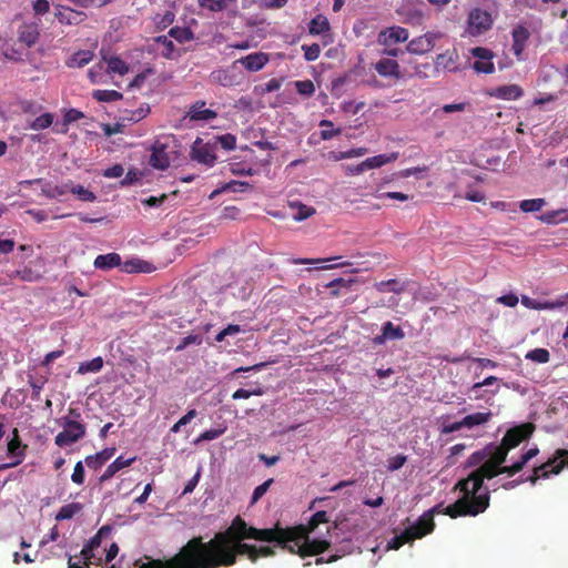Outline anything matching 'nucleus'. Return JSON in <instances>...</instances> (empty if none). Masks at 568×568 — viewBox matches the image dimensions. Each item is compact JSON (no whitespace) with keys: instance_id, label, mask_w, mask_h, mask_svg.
Here are the masks:
<instances>
[{"instance_id":"f257e3e1","label":"nucleus","mask_w":568,"mask_h":568,"mask_svg":"<svg viewBox=\"0 0 568 568\" xmlns=\"http://www.w3.org/2000/svg\"><path fill=\"white\" fill-rule=\"evenodd\" d=\"M247 539L276 542L280 549L296 554L300 558L324 554L331 545L326 538H311L304 532L303 527H281L280 524H276L272 528L257 529L246 524L241 516H235L231 526L214 534V537L204 541V545L247 544L245 542Z\"/></svg>"},{"instance_id":"f03ea898","label":"nucleus","mask_w":568,"mask_h":568,"mask_svg":"<svg viewBox=\"0 0 568 568\" xmlns=\"http://www.w3.org/2000/svg\"><path fill=\"white\" fill-rule=\"evenodd\" d=\"M181 557L195 568H222L235 565L236 558L246 557L252 564L260 558L276 555L274 547L251 544H203V538L194 537L179 549Z\"/></svg>"},{"instance_id":"7ed1b4c3","label":"nucleus","mask_w":568,"mask_h":568,"mask_svg":"<svg viewBox=\"0 0 568 568\" xmlns=\"http://www.w3.org/2000/svg\"><path fill=\"white\" fill-rule=\"evenodd\" d=\"M456 489L462 491L463 496L453 505L444 508H442V505L434 506L433 508L438 507L435 515L444 514L453 519L467 516L476 517L489 507V493L487 490L479 493L481 488H476L473 485L462 487L459 483L456 484Z\"/></svg>"},{"instance_id":"20e7f679","label":"nucleus","mask_w":568,"mask_h":568,"mask_svg":"<svg viewBox=\"0 0 568 568\" xmlns=\"http://www.w3.org/2000/svg\"><path fill=\"white\" fill-rule=\"evenodd\" d=\"M514 448L496 447L495 444H488L484 449L488 450V460L483 463L475 471L468 474V477L459 480V486L465 487L467 485H474L476 488H481L484 480H491L494 477L499 475H507L513 477L519 471H510V465L504 466L507 460L508 453Z\"/></svg>"},{"instance_id":"39448f33","label":"nucleus","mask_w":568,"mask_h":568,"mask_svg":"<svg viewBox=\"0 0 568 568\" xmlns=\"http://www.w3.org/2000/svg\"><path fill=\"white\" fill-rule=\"evenodd\" d=\"M436 509L437 507L426 510L423 516L418 517L414 525L406 527L403 532L392 538L390 541H388L387 548L390 550H398L405 544H408L415 539H422L426 535L432 534L434 530L433 517Z\"/></svg>"},{"instance_id":"423d86ee","label":"nucleus","mask_w":568,"mask_h":568,"mask_svg":"<svg viewBox=\"0 0 568 568\" xmlns=\"http://www.w3.org/2000/svg\"><path fill=\"white\" fill-rule=\"evenodd\" d=\"M534 430L535 426L530 422L514 426L507 429L506 434H504L503 440H500V444L495 445V447L514 449L520 444L527 442L531 434H534Z\"/></svg>"},{"instance_id":"0eeeda50","label":"nucleus","mask_w":568,"mask_h":568,"mask_svg":"<svg viewBox=\"0 0 568 568\" xmlns=\"http://www.w3.org/2000/svg\"><path fill=\"white\" fill-rule=\"evenodd\" d=\"M84 424L70 418H63V430L54 436V445L58 447L71 446L84 437Z\"/></svg>"},{"instance_id":"6e6552de","label":"nucleus","mask_w":568,"mask_h":568,"mask_svg":"<svg viewBox=\"0 0 568 568\" xmlns=\"http://www.w3.org/2000/svg\"><path fill=\"white\" fill-rule=\"evenodd\" d=\"M493 27L490 13L479 8L471 9L467 18V33L470 37L481 36Z\"/></svg>"},{"instance_id":"1a4fd4ad","label":"nucleus","mask_w":568,"mask_h":568,"mask_svg":"<svg viewBox=\"0 0 568 568\" xmlns=\"http://www.w3.org/2000/svg\"><path fill=\"white\" fill-rule=\"evenodd\" d=\"M214 151V144L196 138L191 144L190 159L195 163L213 166L215 162Z\"/></svg>"},{"instance_id":"9d476101","label":"nucleus","mask_w":568,"mask_h":568,"mask_svg":"<svg viewBox=\"0 0 568 568\" xmlns=\"http://www.w3.org/2000/svg\"><path fill=\"white\" fill-rule=\"evenodd\" d=\"M169 139L156 140L151 146V158H149V165L156 170H165L170 168L171 158L168 152Z\"/></svg>"},{"instance_id":"9b49d317","label":"nucleus","mask_w":568,"mask_h":568,"mask_svg":"<svg viewBox=\"0 0 568 568\" xmlns=\"http://www.w3.org/2000/svg\"><path fill=\"white\" fill-rule=\"evenodd\" d=\"M54 19L62 26H79L84 22L85 13L63 4H54Z\"/></svg>"},{"instance_id":"f8f14e48","label":"nucleus","mask_w":568,"mask_h":568,"mask_svg":"<svg viewBox=\"0 0 568 568\" xmlns=\"http://www.w3.org/2000/svg\"><path fill=\"white\" fill-rule=\"evenodd\" d=\"M110 568H114L111 566ZM138 568H194L185 558L175 552L171 558L166 559H151L140 564Z\"/></svg>"},{"instance_id":"ddd939ff","label":"nucleus","mask_w":568,"mask_h":568,"mask_svg":"<svg viewBox=\"0 0 568 568\" xmlns=\"http://www.w3.org/2000/svg\"><path fill=\"white\" fill-rule=\"evenodd\" d=\"M408 37L409 32H407L406 29L393 26L386 30L379 31L378 43L385 48H389L393 44L405 43Z\"/></svg>"},{"instance_id":"4468645a","label":"nucleus","mask_w":568,"mask_h":568,"mask_svg":"<svg viewBox=\"0 0 568 568\" xmlns=\"http://www.w3.org/2000/svg\"><path fill=\"white\" fill-rule=\"evenodd\" d=\"M511 52L518 61L523 60V52H525L526 43H528V39H530V31L525 27V24L519 23L513 28L511 31Z\"/></svg>"},{"instance_id":"2eb2a0df","label":"nucleus","mask_w":568,"mask_h":568,"mask_svg":"<svg viewBox=\"0 0 568 568\" xmlns=\"http://www.w3.org/2000/svg\"><path fill=\"white\" fill-rule=\"evenodd\" d=\"M434 39H436V37L432 32L418 36L409 40L408 45H406V51L414 55L427 54L434 48Z\"/></svg>"},{"instance_id":"dca6fc26","label":"nucleus","mask_w":568,"mask_h":568,"mask_svg":"<svg viewBox=\"0 0 568 568\" xmlns=\"http://www.w3.org/2000/svg\"><path fill=\"white\" fill-rule=\"evenodd\" d=\"M40 38V24L34 21L24 22L19 26L18 29V41L27 48L37 44Z\"/></svg>"},{"instance_id":"f3484780","label":"nucleus","mask_w":568,"mask_h":568,"mask_svg":"<svg viewBox=\"0 0 568 568\" xmlns=\"http://www.w3.org/2000/svg\"><path fill=\"white\" fill-rule=\"evenodd\" d=\"M521 305H524L525 308H530L534 311H551L556 308H562L568 306V292L560 295L559 298L550 302H542V305H532L531 298L524 295L521 296Z\"/></svg>"},{"instance_id":"a211bd4d","label":"nucleus","mask_w":568,"mask_h":568,"mask_svg":"<svg viewBox=\"0 0 568 568\" xmlns=\"http://www.w3.org/2000/svg\"><path fill=\"white\" fill-rule=\"evenodd\" d=\"M267 54L257 52L250 53L235 60V64H240L244 69L248 70V72H258L263 67H265V64H267Z\"/></svg>"},{"instance_id":"6ab92c4d","label":"nucleus","mask_w":568,"mask_h":568,"mask_svg":"<svg viewBox=\"0 0 568 568\" xmlns=\"http://www.w3.org/2000/svg\"><path fill=\"white\" fill-rule=\"evenodd\" d=\"M374 70L384 78L400 79V67L397 61L390 58H382V60L374 63Z\"/></svg>"},{"instance_id":"aec40b11","label":"nucleus","mask_w":568,"mask_h":568,"mask_svg":"<svg viewBox=\"0 0 568 568\" xmlns=\"http://www.w3.org/2000/svg\"><path fill=\"white\" fill-rule=\"evenodd\" d=\"M135 457L123 458V456L116 457L115 460L108 465L106 470L99 477V481L104 483L110 480L116 473L134 464Z\"/></svg>"},{"instance_id":"412c9836","label":"nucleus","mask_w":568,"mask_h":568,"mask_svg":"<svg viewBox=\"0 0 568 568\" xmlns=\"http://www.w3.org/2000/svg\"><path fill=\"white\" fill-rule=\"evenodd\" d=\"M204 101H196L194 104H191L190 110H187V118H190L191 121L214 120L217 113L212 109H204Z\"/></svg>"},{"instance_id":"4be33fe9","label":"nucleus","mask_w":568,"mask_h":568,"mask_svg":"<svg viewBox=\"0 0 568 568\" xmlns=\"http://www.w3.org/2000/svg\"><path fill=\"white\" fill-rule=\"evenodd\" d=\"M489 95L498 100L515 101L523 97V90L517 84H507L494 89Z\"/></svg>"},{"instance_id":"5701e85b","label":"nucleus","mask_w":568,"mask_h":568,"mask_svg":"<svg viewBox=\"0 0 568 568\" xmlns=\"http://www.w3.org/2000/svg\"><path fill=\"white\" fill-rule=\"evenodd\" d=\"M26 449H28V445L20 440L19 430L13 428L12 437H10L9 443H7V456H9V458L23 459L26 457Z\"/></svg>"},{"instance_id":"b1692460","label":"nucleus","mask_w":568,"mask_h":568,"mask_svg":"<svg viewBox=\"0 0 568 568\" xmlns=\"http://www.w3.org/2000/svg\"><path fill=\"white\" fill-rule=\"evenodd\" d=\"M121 266V257L120 254L115 252H109L106 254H101L93 260V267L100 271H110L115 267Z\"/></svg>"},{"instance_id":"393cba45","label":"nucleus","mask_w":568,"mask_h":568,"mask_svg":"<svg viewBox=\"0 0 568 568\" xmlns=\"http://www.w3.org/2000/svg\"><path fill=\"white\" fill-rule=\"evenodd\" d=\"M116 448L114 447L102 449L100 453L84 457V464H87V467L93 470H98L103 466V464L110 460L112 456H114Z\"/></svg>"},{"instance_id":"a878e982","label":"nucleus","mask_w":568,"mask_h":568,"mask_svg":"<svg viewBox=\"0 0 568 568\" xmlns=\"http://www.w3.org/2000/svg\"><path fill=\"white\" fill-rule=\"evenodd\" d=\"M236 0H196L200 10L207 13H220L227 7L234 6Z\"/></svg>"},{"instance_id":"bb28decb","label":"nucleus","mask_w":568,"mask_h":568,"mask_svg":"<svg viewBox=\"0 0 568 568\" xmlns=\"http://www.w3.org/2000/svg\"><path fill=\"white\" fill-rule=\"evenodd\" d=\"M356 283L354 278L336 277L325 285L329 290V297H339Z\"/></svg>"},{"instance_id":"cd10ccee","label":"nucleus","mask_w":568,"mask_h":568,"mask_svg":"<svg viewBox=\"0 0 568 568\" xmlns=\"http://www.w3.org/2000/svg\"><path fill=\"white\" fill-rule=\"evenodd\" d=\"M567 455V449H557L556 454H554V457L549 458L546 463H542L541 465L534 467L532 475L530 476L548 478L549 475H552L550 471L552 464H555V462H557L559 458L566 457Z\"/></svg>"},{"instance_id":"c85d7f7f","label":"nucleus","mask_w":568,"mask_h":568,"mask_svg":"<svg viewBox=\"0 0 568 568\" xmlns=\"http://www.w3.org/2000/svg\"><path fill=\"white\" fill-rule=\"evenodd\" d=\"M397 158H398L397 152H392L389 154H377L373 158L365 159L364 162H361L358 164H361L369 170H373V169H378L381 166H384L388 163H393V162L397 161Z\"/></svg>"},{"instance_id":"c756f323","label":"nucleus","mask_w":568,"mask_h":568,"mask_svg":"<svg viewBox=\"0 0 568 568\" xmlns=\"http://www.w3.org/2000/svg\"><path fill=\"white\" fill-rule=\"evenodd\" d=\"M404 338V332L399 326L392 324V322L383 323L382 335L376 337V343L384 341H400Z\"/></svg>"},{"instance_id":"7c9ffc66","label":"nucleus","mask_w":568,"mask_h":568,"mask_svg":"<svg viewBox=\"0 0 568 568\" xmlns=\"http://www.w3.org/2000/svg\"><path fill=\"white\" fill-rule=\"evenodd\" d=\"M329 523V519L327 518V514L325 510H317L312 515L311 519H308L306 525H297L294 527H302L303 530H305V534L307 536H311L313 532H315L320 525H327Z\"/></svg>"},{"instance_id":"2f4dec72","label":"nucleus","mask_w":568,"mask_h":568,"mask_svg":"<svg viewBox=\"0 0 568 568\" xmlns=\"http://www.w3.org/2000/svg\"><path fill=\"white\" fill-rule=\"evenodd\" d=\"M150 112V108L146 104L141 105L135 110H124L120 112V120L124 122H133L136 123L143 120L146 114Z\"/></svg>"},{"instance_id":"473e14b6","label":"nucleus","mask_w":568,"mask_h":568,"mask_svg":"<svg viewBox=\"0 0 568 568\" xmlns=\"http://www.w3.org/2000/svg\"><path fill=\"white\" fill-rule=\"evenodd\" d=\"M91 59H93V53L91 51H79L67 59V67L71 69H80L90 63Z\"/></svg>"},{"instance_id":"72a5a7b5","label":"nucleus","mask_w":568,"mask_h":568,"mask_svg":"<svg viewBox=\"0 0 568 568\" xmlns=\"http://www.w3.org/2000/svg\"><path fill=\"white\" fill-rule=\"evenodd\" d=\"M328 31L329 21L322 14L312 18L311 23H308V33H311V36H320Z\"/></svg>"},{"instance_id":"f704fd0d","label":"nucleus","mask_w":568,"mask_h":568,"mask_svg":"<svg viewBox=\"0 0 568 568\" xmlns=\"http://www.w3.org/2000/svg\"><path fill=\"white\" fill-rule=\"evenodd\" d=\"M490 417H493V414L488 410V412H479V413H475V414H469L465 417H463L462 422L463 425H466L467 428H473V427H476L478 425H483L485 423H488L490 420Z\"/></svg>"},{"instance_id":"c9c22d12","label":"nucleus","mask_w":568,"mask_h":568,"mask_svg":"<svg viewBox=\"0 0 568 568\" xmlns=\"http://www.w3.org/2000/svg\"><path fill=\"white\" fill-rule=\"evenodd\" d=\"M82 509V505L80 503H70L68 505H64L60 507V510H58L57 516H54V519L58 521L62 520H70L73 516L79 514Z\"/></svg>"},{"instance_id":"e433bc0d","label":"nucleus","mask_w":568,"mask_h":568,"mask_svg":"<svg viewBox=\"0 0 568 568\" xmlns=\"http://www.w3.org/2000/svg\"><path fill=\"white\" fill-rule=\"evenodd\" d=\"M92 98L101 103L118 102L121 100V93L118 90H93Z\"/></svg>"},{"instance_id":"4c0bfd02","label":"nucleus","mask_w":568,"mask_h":568,"mask_svg":"<svg viewBox=\"0 0 568 568\" xmlns=\"http://www.w3.org/2000/svg\"><path fill=\"white\" fill-rule=\"evenodd\" d=\"M102 357H93L92 359L80 364V367H78V374H98L100 369H102Z\"/></svg>"},{"instance_id":"58836bf2","label":"nucleus","mask_w":568,"mask_h":568,"mask_svg":"<svg viewBox=\"0 0 568 568\" xmlns=\"http://www.w3.org/2000/svg\"><path fill=\"white\" fill-rule=\"evenodd\" d=\"M169 36L179 43H186L194 39V34H192L191 29L187 27H174L170 29Z\"/></svg>"},{"instance_id":"ea45409f","label":"nucleus","mask_w":568,"mask_h":568,"mask_svg":"<svg viewBox=\"0 0 568 568\" xmlns=\"http://www.w3.org/2000/svg\"><path fill=\"white\" fill-rule=\"evenodd\" d=\"M108 73L124 75L129 72V67L119 57H111L108 59Z\"/></svg>"},{"instance_id":"a19ab883","label":"nucleus","mask_w":568,"mask_h":568,"mask_svg":"<svg viewBox=\"0 0 568 568\" xmlns=\"http://www.w3.org/2000/svg\"><path fill=\"white\" fill-rule=\"evenodd\" d=\"M54 120V118L52 116L51 113H43V114H40L39 116H37L36 119H33V121H31L30 125H28V128H30V130L32 131H42L47 128H49L50 125H52V121Z\"/></svg>"},{"instance_id":"79ce46f5","label":"nucleus","mask_w":568,"mask_h":568,"mask_svg":"<svg viewBox=\"0 0 568 568\" xmlns=\"http://www.w3.org/2000/svg\"><path fill=\"white\" fill-rule=\"evenodd\" d=\"M525 359L531 363L546 364L549 362V352L546 348H535L525 354Z\"/></svg>"},{"instance_id":"37998d69","label":"nucleus","mask_w":568,"mask_h":568,"mask_svg":"<svg viewBox=\"0 0 568 568\" xmlns=\"http://www.w3.org/2000/svg\"><path fill=\"white\" fill-rule=\"evenodd\" d=\"M538 453H539V449L536 447L527 449V452L521 454L520 459L513 463L511 469H509V471H521L523 467H525V465L528 462H530L535 456H537Z\"/></svg>"},{"instance_id":"c03bdc74","label":"nucleus","mask_w":568,"mask_h":568,"mask_svg":"<svg viewBox=\"0 0 568 568\" xmlns=\"http://www.w3.org/2000/svg\"><path fill=\"white\" fill-rule=\"evenodd\" d=\"M10 280L18 278L22 282L33 283L38 280V274L31 271L30 267H24L22 270H17L9 274Z\"/></svg>"},{"instance_id":"a18cd8bd","label":"nucleus","mask_w":568,"mask_h":568,"mask_svg":"<svg viewBox=\"0 0 568 568\" xmlns=\"http://www.w3.org/2000/svg\"><path fill=\"white\" fill-rule=\"evenodd\" d=\"M250 189V184L243 181L232 180L222 185L219 190L214 191L213 195L220 192H244V190Z\"/></svg>"},{"instance_id":"49530a36","label":"nucleus","mask_w":568,"mask_h":568,"mask_svg":"<svg viewBox=\"0 0 568 568\" xmlns=\"http://www.w3.org/2000/svg\"><path fill=\"white\" fill-rule=\"evenodd\" d=\"M545 204L544 199L521 200L520 211L524 213L537 212L540 211Z\"/></svg>"},{"instance_id":"de8ad7c7","label":"nucleus","mask_w":568,"mask_h":568,"mask_svg":"<svg viewBox=\"0 0 568 568\" xmlns=\"http://www.w3.org/2000/svg\"><path fill=\"white\" fill-rule=\"evenodd\" d=\"M457 57V54L446 52L444 54H438L436 57V64L440 65L442 68L446 69L449 72H455L457 68L454 65V60Z\"/></svg>"},{"instance_id":"09e8293b","label":"nucleus","mask_w":568,"mask_h":568,"mask_svg":"<svg viewBox=\"0 0 568 568\" xmlns=\"http://www.w3.org/2000/svg\"><path fill=\"white\" fill-rule=\"evenodd\" d=\"M71 194L78 196V200L82 202H93L94 200H97L94 193L82 185H72Z\"/></svg>"},{"instance_id":"8fccbe9b","label":"nucleus","mask_w":568,"mask_h":568,"mask_svg":"<svg viewBox=\"0 0 568 568\" xmlns=\"http://www.w3.org/2000/svg\"><path fill=\"white\" fill-rule=\"evenodd\" d=\"M211 144H220L222 145L223 150L231 151L235 149V135H233L232 133L217 135L216 138H214V141L211 142Z\"/></svg>"},{"instance_id":"3c124183","label":"nucleus","mask_w":568,"mask_h":568,"mask_svg":"<svg viewBox=\"0 0 568 568\" xmlns=\"http://www.w3.org/2000/svg\"><path fill=\"white\" fill-rule=\"evenodd\" d=\"M403 13L407 23L419 26L424 22V12L419 9H403Z\"/></svg>"},{"instance_id":"603ef678","label":"nucleus","mask_w":568,"mask_h":568,"mask_svg":"<svg viewBox=\"0 0 568 568\" xmlns=\"http://www.w3.org/2000/svg\"><path fill=\"white\" fill-rule=\"evenodd\" d=\"M294 88H296V92L302 97L310 98L315 92V87L311 80H298L294 82Z\"/></svg>"},{"instance_id":"864d4df0","label":"nucleus","mask_w":568,"mask_h":568,"mask_svg":"<svg viewBox=\"0 0 568 568\" xmlns=\"http://www.w3.org/2000/svg\"><path fill=\"white\" fill-rule=\"evenodd\" d=\"M303 50V58H305V61L313 62L318 59V55H321V47L317 43H312L310 45L304 44L302 45Z\"/></svg>"},{"instance_id":"5fc2aeb1","label":"nucleus","mask_w":568,"mask_h":568,"mask_svg":"<svg viewBox=\"0 0 568 568\" xmlns=\"http://www.w3.org/2000/svg\"><path fill=\"white\" fill-rule=\"evenodd\" d=\"M108 534L109 527L102 526L101 529H99L98 532H95V535H93V537L90 538V540L87 541V544H84L83 548L98 549L100 547V542H102V537Z\"/></svg>"},{"instance_id":"6e6d98bb","label":"nucleus","mask_w":568,"mask_h":568,"mask_svg":"<svg viewBox=\"0 0 568 568\" xmlns=\"http://www.w3.org/2000/svg\"><path fill=\"white\" fill-rule=\"evenodd\" d=\"M488 455H489V452H487V450L478 449V450L474 452V454L468 456L467 466L468 467H477V466L480 467L481 464L486 463Z\"/></svg>"},{"instance_id":"4d7b16f0","label":"nucleus","mask_w":568,"mask_h":568,"mask_svg":"<svg viewBox=\"0 0 568 568\" xmlns=\"http://www.w3.org/2000/svg\"><path fill=\"white\" fill-rule=\"evenodd\" d=\"M143 261L141 260H132L130 262H125L124 264L120 265L122 266V271H124L128 274H140V273H148V268H142Z\"/></svg>"},{"instance_id":"13d9d810","label":"nucleus","mask_w":568,"mask_h":568,"mask_svg":"<svg viewBox=\"0 0 568 568\" xmlns=\"http://www.w3.org/2000/svg\"><path fill=\"white\" fill-rule=\"evenodd\" d=\"M155 43L163 47V49H161V55L165 59H171L174 51L173 42H171L165 36H160L155 38Z\"/></svg>"},{"instance_id":"bf43d9fd","label":"nucleus","mask_w":568,"mask_h":568,"mask_svg":"<svg viewBox=\"0 0 568 568\" xmlns=\"http://www.w3.org/2000/svg\"><path fill=\"white\" fill-rule=\"evenodd\" d=\"M194 417H196V410L195 409L187 410L186 415L179 418V420L175 422V424H173L172 427H170V433L178 434L180 428H182L186 424L191 423V420L194 419Z\"/></svg>"},{"instance_id":"052dcab7","label":"nucleus","mask_w":568,"mask_h":568,"mask_svg":"<svg viewBox=\"0 0 568 568\" xmlns=\"http://www.w3.org/2000/svg\"><path fill=\"white\" fill-rule=\"evenodd\" d=\"M75 7L82 9L102 8L104 4L110 3L111 0H69Z\"/></svg>"},{"instance_id":"680f3d73","label":"nucleus","mask_w":568,"mask_h":568,"mask_svg":"<svg viewBox=\"0 0 568 568\" xmlns=\"http://www.w3.org/2000/svg\"><path fill=\"white\" fill-rule=\"evenodd\" d=\"M72 185H68V184H63V185H54V186H45L44 190V194L45 196L48 197H55V196H62L64 195L65 193L70 192V187Z\"/></svg>"},{"instance_id":"e2e57ef3","label":"nucleus","mask_w":568,"mask_h":568,"mask_svg":"<svg viewBox=\"0 0 568 568\" xmlns=\"http://www.w3.org/2000/svg\"><path fill=\"white\" fill-rule=\"evenodd\" d=\"M224 433V427L223 428H213V429H209L206 432H203V433H200L199 437H196V440L195 443H200V442H211V440H215L217 439L220 436H222Z\"/></svg>"},{"instance_id":"0e129e2a","label":"nucleus","mask_w":568,"mask_h":568,"mask_svg":"<svg viewBox=\"0 0 568 568\" xmlns=\"http://www.w3.org/2000/svg\"><path fill=\"white\" fill-rule=\"evenodd\" d=\"M477 73L490 74L495 72V64L490 60H476L471 65Z\"/></svg>"},{"instance_id":"69168bd1","label":"nucleus","mask_w":568,"mask_h":568,"mask_svg":"<svg viewBox=\"0 0 568 568\" xmlns=\"http://www.w3.org/2000/svg\"><path fill=\"white\" fill-rule=\"evenodd\" d=\"M140 179H141V173L135 169H131L128 171V173H125L124 179L120 180V185L132 186Z\"/></svg>"},{"instance_id":"338daca9","label":"nucleus","mask_w":568,"mask_h":568,"mask_svg":"<svg viewBox=\"0 0 568 568\" xmlns=\"http://www.w3.org/2000/svg\"><path fill=\"white\" fill-rule=\"evenodd\" d=\"M313 214H315V210L312 206L300 204L298 211L294 214V220L302 222L310 219Z\"/></svg>"},{"instance_id":"774afa93","label":"nucleus","mask_w":568,"mask_h":568,"mask_svg":"<svg viewBox=\"0 0 568 568\" xmlns=\"http://www.w3.org/2000/svg\"><path fill=\"white\" fill-rule=\"evenodd\" d=\"M71 480L75 485H82L84 483V466L81 460L75 463L74 470H72Z\"/></svg>"}]
</instances>
